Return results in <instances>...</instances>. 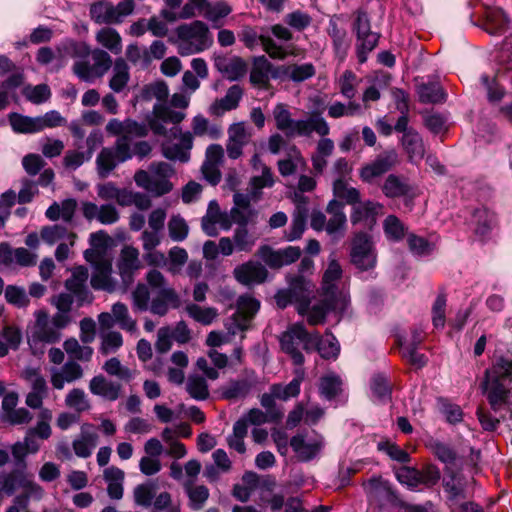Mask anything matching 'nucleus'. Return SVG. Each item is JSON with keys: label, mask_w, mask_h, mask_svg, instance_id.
<instances>
[{"label": "nucleus", "mask_w": 512, "mask_h": 512, "mask_svg": "<svg viewBox=\"0 0 512 512\" xmlns=\"http://www.w3.org/2000/svg\"><path fill=\"white\" fill-rule=\"evenodd\" d=\"M314 292L313 283L303 275L289 277L288 288L279 290L275 301L279 308L295 305L297 312L304 316L307 313Z\"/></svg>", "instance_id": "obj_5"}, {"label": "nucleus", "mask_w": 512, "mask_h": 512, "mask_svg": "<svg viewBox=\"0 0 512 512\" xmlns=\"http://www.w3.org/2000/svg\"><path fill=\"white\" fill-rule=\"evenodd\" d=\"M9 122L13 131L16 133L31 134L41 131L40 119L37 117H29L18 113H10Z\"/></svg>", "instance_id": "obj_46"}, {"label": "nucleus", "mask_w": 512, "mask_h": 512, "mask_svg": "<svg viewBox=\"0 0 512 512\" xmlns=\"http://www.w3.org/2000/svg\"><path fill=\"white\" fill-rule=\"evenodd\" d=\"M382 206L379 203L372 201L358 202L353 207V213L351 214V222L353 224L363 222L366 225L371 226L375 222L376 215L380 212Z\"/></svg>", "instance_id": "obj_43"}, {"label": "nucleus", "mask_w": 512, "mask_h": 512, "mask_svg": "<svg viewBox=\"0 0 512 512\" xmlns=\"http://www.w3.org/2000/svg\"><path fill=\"white\" fill-rule=\"evenodd\" d=\"M49 373L51 385L55 390H62L65 384L74 383L84 376L81 365L73 360L65 362L61 367H51Z\"/></svg>", "instance_id": "obj_21"}, {"label": "nucleus", "mask_w": 512, "mask_h": 512, "mask_svg": "<svg viewBox=\"0 0 512 512\" xmlns=\"http://www.w3.org/2000/svg\"><path fill=\"white\" fill-rule=\"evenodd\" d=\"M270 39L275 43L276 46H280L283 51V56L281 57H271L272 59L283 60L287 56L292 54L293 46L290 42L293 39L292 32L285 26L281 24H275L271 27L267 28Z\"/></svg>", "instance_id": "obj_41"}, {"label": "nucleus", "mask_w": 512, "mask_h": 512, "mask_svg": "<svg viewBox=\"0 0 512 512\" xmlns=\"http://www.w3.org/2000/svg\"><path fill=\"white\" fill-rule=\"evenodd\" d=\"M185 490L189 497L190 506L199 510L203 507L209 497V490L204 485H193V480H189L185 484Z\"/></svg>", "instance_id": "obj_57"}, {"label": "nucleus", "mask_w": 512, "mask_h": 512, "mask_svg": "<svg viewBox=\"0 0 512 512\" xmlns=\"http://www.w3.org/2000/svg\"><path fill=\"white\" fill-rule=\"evenodd\" d=\"M496 225V215L486 207L476 208L472 214L471 227L476 236L486 238Z\"/></svg>", "instance_id": "obj_30"}, {"label": "nucleus", "mask_w": 512, "mask_h": 512, "mask_svg": "<svg viewBox=\"0 0 512 512\" xmlns=\"http://www.w3.org/2000/svg\"><path fill=\"white\" fill-rule=\"evenodd\" d=\"M248 430L244 421H236L233 425V432L227 437V444L229 448L237 451L240 454L246 452V445L244 442Z\"/></svg>", "instance_id": "obj_56"}, {"label": "nucleus", "mask_w": 512, "mask_h": 512, "mask_svg": "<svg viewBox=\"0 0 512 512\" xmlns=\"http://www.w3.org/2000/svg\"><path fill=\"white\" fill-rule=\"evenodd\" d=\"M88 269L78 266L72 270L71 277L65 281V288L76 298L79 306L91 303L93 295L87 287Z\"/></svg>", "instance_id": "obj_19"}, {"label": "nucleus", "mask_w": 512, "mask_h": 512, "mask_svg": "<svg viewBox=\"0 0 512 512\" xmlns=\"http://www.w3.org/2000/svg\"><path fill=\"white\" fill-rule=\"evenodd\" d=\"M305 371L303 368L294 370V378L286 385L275 383L270 386L269 393L261 396L260 404L270 415L271 419L278 420L282 414L276 411L275 399L287 401L297 397L300 393L301 383L304 380Z\"/></svg>", "instance_id": "obj_8"}, {"label": "nucleus", "mask_w": 512, "mask_h": 512, "mask_svg": "<svg viewBox=\"0 0 512 512\" xmlns=\"http://www.w3.org/2000/svg\"><path fill=\"white\" fill-rule=\"evenodd\" d=\"M111 313L115 323L123 330L133 333L137 330V323L130 314L128 307L122 302H116L112 305Z\"/></svg>", "instance_id": "obj_52"}, {"label": "nucleus", "mask_w": 512, "mask_h": 512, "mask_svg": "<svg viewBox=\"0 0 512 512\" xmlns=\"http://www.w3.org/2000/svg\"><path fill=\"white\" fill-rule=\"evenodd\" d=\"M480 389L495 414L512 408V359L501 356L484 371Z\"/></svg>", "instance_id": "obj_4"}, {"label": "nucleus", "mask_w": 512, "mask_h": 512, "mask_svg": "<svg viewBox=\"0 0 512 512\" xmlns=\"http://www.w3.org/2000/svg\"><path fill=\"white\" fill-rule=\"evenodd\" d=\"M117 268L124 285H130L134 280V274L141 268L139 251L133 246H125L121 250Z\"/></svg>", "instance_id": "obj_22"}, {"label": "nucleus", "mask_w": 512, "mask_h": 512, "mask_svg": "<svg viewBox=\"0 0 512 512\" xmlns=\"http://www.w3.org/2000/svg\"><path fill=\"white\" fill-rule=\"evenodd\" d=\"M52 435V429L45 425L31 427L26 431L22 441H17L11 446V453L15 461L20 464L25 462L29 454H36L41 447L40 440H47Z\"/></svg>", "instance_id": "obj_13"}, {"label": "nucleus", "mask_w": 512, "mask_h": 512, "mask_svg": "<svg viewBox=\"0 0 512 512\" xmlns=\"http://www.w3.org/2000/svg\"><path fill=\"white\" fill-rule=\"evenodd\" d=\"M65 352L73 361L88 362L93 355V349L90 346L80 345L77 339L69 338L63 344Z\"/></svg>", "instance_id": "obj_53"}, {"label": "nucleus", "mask_w": 512, "mask_h": 512, "mask_svg": "<svg viewBox=\"0 0 512 512\" xmlns=\"http://www.w3.org/2000/svg\"><path fill=\"white\" fill-rule=\"evenodd\" d=\"M96 41L113 54L117 55L122 51V38L120 34L113 28H101L96 33Z\"/></svg>", "instance_id": "obj_49"}, {"label": "nucleus", "mask_w": 512, "mask_h": 512, "mask_svg": "<svg viewBox=\"0 0 512 512\" xmlns=\"http://www.w3.org/2000/svg\"><path fill=\"white\" fill-rule=\"evenodd\" d=\"M112 73L109 80V87L115 93L122 92L130 80V68L123 58H117L112 62Z\"/></svg>", "instance_id": "obj_40"}, {"label": "nucleus", "mask_w": 512, "mask_h": 512, "mask_svg": "<svg viewBox=\"0 0 512 512\" xmlns=\"http://www.w3.org/2000/svg\"><path fill=\"white\" fill-rule=\"evenodd\" d=\"M446 98L447 93L441 86L438 77L418 85V100L420 102L440 104L444 103Z\"/></svg>", "instance_id": "obj_37"}, {"label": "nucleus", "mask_w": 512, "mask_h": 512, "mask_svg": "<svg viewBox=\"0 0 512 512\" xmlns=\"http://www.w3.org/2000/svg\"><path fill=\"white\" fill-rule=\"evenodd\" d=\"M147 284L138 283L132 292L133 309L138 312L150 311L163 317L170 309L180 306V297L174 288L168 285L164 275L151 269L146 274Z\"/></svg>", "instance_id": "obj_2"}, {"label": "nucleus", "mask_w": 512, "mask_h": 512, "mask_svg": "<svg viewBox=\"0 0 512 512\" xmlns=\"http://www.w3.org/2000/svg\"><path fill=\"white\" fill-rule=\"evenodd\" d=\"M103 478L107 483V494L113 500H120L123 497V482L125 473L116 466L104 469Z\"/></svg>", "instance_id": "obj_39"}, {"label": "nucleus", "mask_w": 512, "mask_h": 512, "mask_svg": "<svg viewBox=\"0 0 512 512\" xmlns=\"http://www.w3.org/2000/svg\"><path fill=\"white\" fill-rule=\"evenodd\" d=\"M240 41L250 50H254L258 45L262 46L269 57H281L283 56V49L276 46L275 43L270 39V34L266 29L261 28V32L255 27L244 26L239 33Z\"/></svg>", "instance_id": "obj_15"}, {"label": "nucleus", "mask_w": 512, "mask_h": 512, "mask_svg": "<svg viewBox=\"0 0 512 512\" xmlns=\"http://www.w3.org/2000/svg\"><path fill=\"white\" fill-rule=\"evenodd\" d=\"M186 311L191 318L203 325H210L218 316L217 309L201 307L193 303L186 306Z\"/></svg>", "instance_id": "obj_58"}, {"label": "nucleus", "mask_w": 512, "mask_h": 512, "mask_svg": "<svg viewBox=\"0 0 512 512\" xmlns=\"http://www.w3.org/2000/svg\"><path fill=\"white\" fill-rule=\"evenodd\" d=\"M182 112L157 103L153 107L152 116L147 117V123L138 122L132 118L120 121L110 119L106 125L109 135L117 136L113 147L103 148L97 156V170L101 177H107L118 164L126 162L133 157L142 160L152 151L148 141H133L135 138H144L151 129L157 136H163L162 154L169 160L188 162L190 150L193 147V136L190 132H182L178 124L184 119Z\"/></svg>", "instance_id": "obj_1"}, {"label": "nucleus", "mask_w": 512, "mask_h": 512, "mask_svg": "<svg viewBox=\"0 0 512 512\" xmlns=\"http://www.w3.org/2000/svg\"><path fill=\"white\" fill-rule=\"evenodd\" d=\"M352 30L356 36V56L358 62L363 64L378 45L380 34L371 30L368 13L362 9L355 12Z\"/></svg>", "instance_id": "obj_9"}, {"label": "nucleus", "mask_w": 512, "mask_h": 512, "mask_svg": "<svg viewBox=\"0 0 512 512\" xmlns=\"http://www.w3.org/2000/svg\"><path fill=\"white\" fill-rule=\"evenodd\" d=\"M90 15L99 24H116L119 18L116 17L115 7L109 2H97L91 5Z\"/></svg>", "instance_id": "obj_48"}, {"label": "nucleus", "mask_w": 512, "mask_h": 512, "mask_svg": "<svg viewBox=\"0 0 512 512\" xmlns=\"http://www.w3.org/2000/svg\"><path fill=\"white\" fill-rule=\"evenodd\" d=\"M351 262L360 270H369L376 265V254L367 234H356L351 246Z\"/></svg>", "instance_id": "obj_16"}, {"label": "nucleus", "mask_w": 512, "mask_h": 512, "mask_svg": "<svg viewBox=\"0 0 512 512\" xmlns=\"http://www.w3.org/2000/svg\"><path fill=\"white\" fill-rule=\"evenodd\" d=\"M217 69L230 80H237L245 73V64L240 58L218 59L215 63Z\"/></svg>", "instance_id": "obj_54"}, {"label": "nucleus", "mask_w": 512, "mask_h": 512, "mask_svg": "<svg viewBox=\"0 0 512 512\" xmlns=\"http://www.w3.org/2000/svg\"><path fill=\"white\" fill-rule=\"evenodd\" d=\"M250 138L251 131L244 122L230 125L226 144L228 157L230 159H238L243 153V147L249 143Z\"/></svg>", "instance_id": "obj_23"}, {"label": "nucleus", "mask_w": 512, "mask_h": 512, "mask_svg": "<svg viewBox=\"0 0 512 512\" xmlns=\"http://www.w3.org/2000/svg\"><path fill=\"white\" fill-rule=\"evenodd\" d=\"M40 238L48 245H54L61 240H68L70 245L74 244L76 234L68 231L62 224L47 225L41 228Z\"/></svg>", "instance_id": "obj_44"}, {"label": "nucleus", "mask_w": 512, "mask_h": 512, "mask_svg": "<svg viewBox=\"0 0 512 512\" xmlns=\"http://www.w3.org/2000/svg\"><path fill=\"white\" fill-rule=\"evenodd\" d=\"M90 283L95 290L115 291L117 281L112 277V264L107 260L96 262Z\"/></svg>", "instance_id": "obj_28"}, {"label": "nucleus", "mask_w": 512, "mask_h": 512, "mask_svg": "<svg viewBox=\"0 0 512 512\" xmlns=\"http://www.w3.org/2000/svg\"><path fill=\"white\" fill-rule=\"evenodd\" d=\"M290 447L300 462H309L320 455L324 439L315 431L300 432L290 439Z\"/></svg>", "instance_id": "obj_14"}, {"label": "nucleus", "mask_w": 512, "mask_h": 512, "mask_svg": "<svg viewBox=\"0 0 512 512\" xmlns=\"http://www.w3.org/2000/svg\"><path fill=\"white\" fill-rule=\"evenodd\" d=\"M112 58L102 49H94L84 60H76L73 64L74 74L82 81L92 83L103 77L111 68Z\"/></svg>", "instance_id": "obj_11"}, {"label": "nucleus", "mask_w": 512, "mask_h": 512, "mask_svg": "<svg viewBox=\"0 0 512 512\" xmlns=\"http://www.w3.org/2000/svg\"><path fill=\"white\" fill-rule=\"evenodd\" d=\"M409 189L410 187L406 181L394 174H391L386 178L382 187L384 194L390 198L403 196L408 193Z\"/></svg>", "instance_id": "obj_59"}, {"label": "nucleus", "mask_w": 512, "mask_h": 512, "mask_svg": "<svg viewBox=\"0 0 512 512\" xmlns=\"http://www.w3.org/2000/svg\"><path fill=\"white\" fill-rule=\"evenodd\" d=\"M243 97V89L239 85L231 86L224 97L216 99L209 107L208 112L213 116H222L226 112L236 109Z\"/></svg>", "instance_id": "obj_29"}, {"label": "nucleus", "mask_w": 512, "mask_h": 512, "mask_svg": "<svg viewBox=\"0 0 512 512\" xmlns=\"http://www.w3.org/2000/svg\"><path fill=\"white\" fill-rule=\"evenodd\" d=\"M178 52L182 56L200 53L213 44L208 26L199 20L182 24L176 29Z\"/></svg>", "instance_id": "obj_6"}, {"label": "nucleus", "mask_w": 512, "mask_h": 512, "mask_svg": "<svg viewBox=\"0 0 512 512\" xmlns=\"http://www.w3.org/2000/svg\"><path fill=\"white\" fill-rule=\"evenodd\" d=\"M342 381L339 376L328 374L320 380V394L327 400L334 399L341 391Z\"/></svg>", "instance_id": "obj_60"}, {"label": "nucleus", "mask_w": 512, "mask_h": 512, "mask_svg": "<svg viewBox=\"0 0 512 512\" xmlns=\"http://www.w3.org/2000/svg\"><path fill=\"white\" fill-rule=\"evenodd\" d=\"M295 198L298 201V204L297 210L293 215L292 223L285 235L288 241L299 239L306 228V218L308 213V209L306 207L307 198L298 194H295Z\"/></svg>", "instance_id": "obj_32"}, {"label": "nucleus", "mask_w": 512, "mask_h": 512, "mask_svg": "<svg viewBox=\"0 0 512 512\" xmlns=\"http://www.w3.org/2000/svg\"><path fill=\"white\" fill-rule=\"evenodd\" d=\"M82 214L88 221L97 220L103 225H111L119 220V213L112 204L97 206L93 202H83Z\"/></svg>", "instance_id": "obj_26"}, {"label": "nucleus", "mask_w": 512, "mask_h": 512, "mask_svg": "<svg viewBox=\"0 0 512 512\" xmlns=\"http://www.w3.org/2000/svg\"><path fill=\"white\" fill-rule=\"evenodd\" d=\"M341 276L342 268L340 264L335 259L330 260L329 265L323 275L321 294L341 300L342 296L339 293L336 284V282L341 278Z\"/></svg>", "instance_id": "obj_34"}, {"label": "nucleus", "mask_w": 512, "mask_h": 512, "mask_svg": "<svg viewBox=\"0 0 512 512\" xmlns=\"http://www.w3.org/2000/svg\"><path fill=\"white\" fill-rule=\"evenodd\" d=\"M173 173L172 166L166 162L152 163L148 171L138 170L134 175V181L138 187L156 196H162L172 190L169 178Z\"/></svg>", "instance_id": "obj_7"}, {"label": "nucleus", "mask_w": 512, "mask_h": 512, "mask_svg": "<svg viewBox=\"0 0 512 512\" xmlns=\"http://www.w3.org/2000/svg\"><path fill=\"white\" fill-rule=\"evenodd\" d=\"M257 376L251 371L245 377L231 379L219 388L222 399L238 400L247 397L257 384Z\"/></svg>", "instance_id": "obj_18"}, {"label": "nucleus", "mask_w": 512, "mask_h": 512, "mask_svg": "<svg viewBox=\"0 0 512 512\" xmlns=\"http://www.w3.org/2000/svg\"><path fill=\"white\" fill-rule=\"evenodd\" d=\"M78 203L73 198L65 199L61 202L54 201L46 210L45 216L50 221L62 220L64 223H71Z\"/></svg>", "instance_id": "obj_33"}, {"label": "nucleus", "mask_w": 512, "mask_h": 512, "mask_svg": "<svg viewBox=\"0 0 512 512\" xmlns=\"http://www.w3.org/2000/svg\"><path fill=\"white\" fill-rule=\"evenodd\" d=\"M312 335L317 337V340L311 343V349L315 347L320 356L324 359H336L338 357L340 345L338 340L331 333H326L323 337L318 333Z\"/></svg>", "instance_id": "obj_45"}, {"label": "nucleus", "mask_w": 512, "mask_h": 512, "mask_svg": "<svg viewBox=\"0 0 512 512\" xmlns=\"http://www.w3.org/2000/svg\"><path fill=\"white\" fill-rule=\"evenodd\" d=\"M343 209L344 205L335 199L331 200L327 205L326 211L330 218L327 221L326 232L331 236L341 234L345 228L346 215Z\"/></svg>", "instance_id": "obj_38"}, {"label": "nucleus", "mask_w": 512, "mask_h": 512, "mask_svg": "<svg viewBox=\"0 0 512 512\" xmlns=\"http://www.w3.org/2000/svg\"><path fill=\"white\" fill-rule=\"evenodd\" d=\"M126 58L133 65H138L141 68H147L151 63V57L148 49L140 47L137 44H130L126 48Z\"/></svg>", "instance_id": "obj_63"}, {"label": "nucleus", "mask_w": 512, "mask_h": 512, "mask_svg": "<svg viewBox=\"0 0 512 512\" xmlns=\"http://www.w3.org/2000/svg\"><path fill=\"white\" fill-rule=\"evenodd\" d=\"M425 446L435 458L446 465H454L458 459L457 451L451 444L431 438L425 442Z\"/></svg>", "instance_id": "obj_42"}, {"label": "nucleus", "mask_w": 512, "mask_h": 512, "mask_svg": "<svg viewBox=\"0 0 512 512\" xmlns=\"http://www.w3.org/2000/svg\"><path fill=\"white\" fill-rule=\"evenodd\" d=\"M437 406L440 414L450 425H457L464 419V412L460 405L453 403L445 397L437 398Z\"/></svg>", "instance_id": "obj_47"}, {"label": "nucleus", "mask_w": 512, "mask_h": 512, "mask_svg": "<svg viewBox=\"0 0 512 512\" xmlns=\"http://www.w3.org/2000/svg\"><path fill=\"white\" fill-rule=\"evenodd\" d=\"M103 370L110 376L125 382H129L134 378V372L128 367L123 366L116 357L108 359L103 365Z\"/></svg>", "instance_id": "obj_61"}, {"label": "nucleus", "mask_w": 512, "mask_h": 512, "mask_svg": "<svg viewBox=\"0 0 512 512\" xmlns=\"http://www.w3.org/2000/svg\"><path fill=\"white\" fill-rule=\"evenodd\" d=\"M341 300L321 294V300L314 304L311 308H308L307 321L310 325H319L325 322L326 315L339 307Z\"/></svg>", "instance_id": "obj_31"}, {"label": "nucleus", "mask_w": 512, "mask_h": 512, "mask_svg": "<svg viewBox=\"0 0 512 512\" xmlns=\"http://www.w3.org/2000/svg\"><path fill=\"white\" fill-rule=\"evenodd\" d=\"M276 128L283 132L288 138L311 137L313 133L318 134L321 139L317 142L315 154L330 157L334 151V142L326 136L330 133L328 122L320 115L313 114L306 119L295 120L292 114L283 103H279L273 110Z\"/></svg>", "instance_id": "obj_3"}, {"label": "nucleus", "mask_w": 512, "mask_h": 512, "mask_svg": "<svg viewBox=\"0 0 512 512\" xmlns=\"http://www.w3.org/2000/svg\"><path fill=\"white\" fill-rule=\"evenodd\" d=\"M22 477H25L24 474L11 471V472H0V492L11 496L15 493V491L20 487V482L22 481Z\"/></svg>", "instance_id": "obj_62"}, {"label": "nucleus", "mask_w": 512, "mask_h": 512, "mask_svg": "<svg viewBox=\"0 0 512 512\" xmlns=\"http://www.w3.org/2000/svg\"><path fill=\"white\" fill-rule=\"evenodd\" d=\"M397 161L398 155L395 150H386L380 153L375 160L360 169V178L364 182L371 183L375 178L382 176L392 169Z\"/></svg>", "instance_id": "obj_17"}, {"label": "nucleus", "mask_w": 512, "mask_h": 512, "mask_svg": "<svg viewBox=\"0 0 512 512\" xmlns=\"http://www.w3.org/2000/svg\"><path fill=\"white\" fill-rule=\"evenodd\" d=\"M317 337L309 334L303 324H294L280 338L282 350L290 355L293 363L302 368L304 356L301 349L310 350Z\"/></svg>", "instance_id": "obj_10"}, {"label": "nucleus", "mask_w": 512, "mask_h": 512, "mask_svg": "<svg viewBox=\"0 0 512 512\" xmlns=\"http://www.w3.org/2000/svg\"><path fill=\"white\" fill-rule=\"evenodd\" d=\"M444 492L447 494L449 508L455 506L460 500L468 498V479L455 471L446 473L443 482Z\"/></svg>", "instance_id": "obj_20"}, {"label": "nucleus", "mask_w": 512, "mask_h": 512, "mask_svg": "<svg viewBox=\"0 0 512 512\" xmlns=\"http://www.w3.org/2000/svg\"><path fill=\"white\" fill-rule=\"evenodd\" d=\"M327 32L332 39L335 53L340 59H344L348 50L347 32L340 28L334 20L329 21Z\"/></svg>", "instance_id": "obj_50"}, {"label": "nucleus", "mask_w": 512, "mask_h": 512, "mask_svg": "<svg viewBox=\"0 0 512 512\" xmlns=\"http://www.w3.org/2000/svg\"><path fill=\"white\" fill-rule=\"evenodd\" d=\"M98 438V433L92 424H83L80 434L72 442L75 454L80 458L90 457L98 443Z\"/></svg>", "instance_id": "obj_27"}, {"label": "nucleus", "mask_w": 512, "mask_h": 512, "mask_svg": "<svg viewBox=\"0 0 512 512\" xmlns=\"http://www.w3.org/2000/svg\"><path fill=\"white\" fill-rule=\"evenodd\" d=\"M65 405L78 413L90 409L89 400L85 392L80 388H73L65 397Z\"/></svg>", "instance_id": "obj_64"}, {"label": "nucleus", "mask_w": 512, "mask_h": 512, "mask_svg": "<svg viewBox=\"0 0 512 512\" xmlns=\"http://www.w3.org/2000/svg\"><path fill=\"white\" fill-rule=\"evenodd\" d=\"M260 308V302L250 295L240 296L237 300V310L233 316V325L244 331L248 329L251 319Z\"/></svg>", "instance_id": "obj_24"}, {"label": "nucleus", "mask_w": 512, "mask_h": 512, "mask_svg": "<svg viewBox=\"0 0 512 512\" xmlns=\"http://www.w3.org/2000/svg\"><path fill=\"white\" fill-rule=\"evenodd\" d=\"M270 69L271 62L266 56L261 55L255 57L250 71L251 84L261 89H267L270 83Z\"/></svg>", "instance_id": "obj_36"}, {"label": "nucleus", "mask_w": 512, "mask_h": 512, "mask_svg": "<svg viewBox=\"0 0 512 512\" xmlns=\"http://www.w3.org/2000/svg\"><path fill=\"white\" fill-rule=\"evenodd\" d=\"M447 294L444 289L438 293L432 305V324L435 329L442 330L446 323Z\"/></svg>", "instance_id": "obj_55"}, {"label": "nucleus", "mask_w": 512, "mask_h": 512, "mask_svg": "<svg viewBox=\"0 0 512 512\" xmlns=\"http://www.w3.org/2000/svg\"><path fill=\"white\" fill-rule=\"evenodd\" d=\"M35 323L28 338V343L36 354L38 351L42 352V347L46 344H54L61 338V332L55 328L48 313L44 310H38L34 314Z\"/></svg>", "instance_id": "obj_12"}, {"label": "nucleus", "mask_w": 512, "mask_h": 512, "mask_svg": "<svg viewBox=\"0 0 512 512\" xmlns=\"http://www.w3.org/2000/svg\"><path fill=\"white\" fill-rule=\"evenodd\" d=\"M22 335L18 328L6 326L0 331V358L6 356L9 349H18Z\"/></svg>", "instance_id": "obj_51"}, {"label": "nucleus", "mask_w": 512, "mask_h": 512, "mask_svg": "<svg viewBox=\"0 0 512 512\" xmlns=\"http://www.w3.org/2000/svg\"><path fill=\"white\" fill-rule=\"evenodd\" d=\"M235 279L244 285L263 283L267 276V269L257 261H248L237 266L233 271Z\"/></svg>", "instance_id": "obj_25"}, {"label": "nucleus", "mask_w": 512, "mask_h": 512, "mask_svg": "<svg viewBox=\"0 0 512 512\" xmlns=\"http://www.w3.org/2000/svg\"><path fill=\"white\" fill-rule=\"evenodd\" d=\"M89 390L94 395L115 401L120 395L121 385L106 379L103 375H97L90 380Z\"/></svg>", "instance_id": "obj_35"}]
</instances>
